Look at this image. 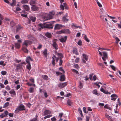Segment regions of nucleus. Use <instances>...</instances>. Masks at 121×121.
Returning <instances> with one entry per match:
<instances>
[{
  "instance_id": "obj_1",
  "label": "nucleus",
  "mask_w": 121,
  "mask_h": 121,
  "mask_svg": "<svg viewBox=\"0 0 121 121\" xmlns=\"http://www.w3.org/2000/svg\"><path fill=\"white\" fill-rule=\"evenodd\" d=\"M52 15L51 14H48L46 13H44L41 16V17L43 20H44L43 21H44L52 19Z\"/></svg>"
},
{
  "instance_id": "obj_2",
  "label": "nucleus",
  "mask_w": 121,
  "mask_h": 121,
  "mask_svg": "<svg viewBox=\"0 0 121 121\" xmlns=\"http://www.w3.org/2000/svg\"><path fill=\"white\" fill-rule=\"evenodd\" d=\"M38 25L41 28H47L52 29L53 28L52 25L48 24L45 23L43 24H39Z\"/></svg>"
},
{
  "instance_id": "obj_3",
  "label": "nucleus",
  "mask_w": 121,
  "mask_h": 121,
  "mask_svg": "<svg viewBox=\"0 0 121 121\" xmlns=\"http://www.w3.org/2000/svg\"><path fill=\"white\" fill-rule=\"evenodd\" d=\"M24 106L22 104H21L18 106L15 111V113H18L20 111L25 110Z\"/></svg>"
},
{
  "instance_id": "obj_4",
  "label": "nucleus",
  "mask_w": 121,
  "mask_h": 121,
  "mask_svg": "<svg viewBox=\"0 0 121 121\" xmlns=\"http://www.w3.org/2000/svg\"><path fill=\"white\" fill-rule=\"evenodd\" d=\"M103 54V56L102 57V58L103 60L105 61L106 60V59H107L108 58L107 54L106 52H102Z\"/></svg>"
},
{
  "instance_id": "obj_5",
  "label": "nucleus",
  "mask_w": 121,
  "mask_h": 121,
  "mask_svg": "<svg viewBox=\"0 0 121 121\" xmlns=\"http://www.w3.org/2000/svg\"><path fill=\"white\" fill-rule=\"evenodd\" d=\"M67 38V36L61 37L59 39V40L62 43H64L66 41Z\"/></svg>"
},
{
  "instance_id": "obj_6",
  "label": "nucleus",
  "mask_w": 121,
  "mask_h": 121,
  "mask_svg": "<svg viewBox=\"0 0 121 121\" xmlns=\"http://www.w3.org/2000/svg\"><path fill=\"white\" fill-rule=\"evenodd\" d=\"M67 85L66 82L60 83L58 85V86L61 88H62L66 86Z\"/></svg>"
},
{
  "instance_id": "obj_7",
  "label": "nucleus",
  "mask_w": 121,
  "mask_h": 121,
  "mask_svg": "<svg viewBox=\"0 0 121 121\" xmlns=\"http://www.w3.org/2000/svg\"><path fill=\"white\" fill-rule=\"evenodd\" d=\"M32 43V42L30 41L26 40L24 41L23 42V45H25L26 46H27L28 44H30Z\"/></svg>"
},
{
  "instance_id": "obj_8",
  "label": "nucleus",
  "mask_w": 121,
  "mask_h": 121,
  "mask_svg": "<svg viewBox=\"0 0 121 121\" xmlns=\"http://www.w3.org/2000/svg\"><path fill=\"white\" fill-rule=\"evenodd\" d=\"M55 58L56 60V61L57 62L59 60V58H58L56 57L55 56H53V57H52V64L53 65H55V59L54 58Z\"/></svg>"
},
{
  "instance_id": "obj_9",
  "label": "nucleus",
  "mask_w": 121,
  "mask_h": 121,
  "mask_svg": "<svg viewBox=\"0 0 121 121\" xmlns=\"http://www.w3.org/2000/svg\"><path fill=\"white\" fill-rule=\"evenodd\" d=\"M105 116L110 121H112L113 120V118L112 117L109 116L107 114H105Z\"/></svg>"
},
{
  "instance_id": "obj_10",
  "label": "nucleus",
  "mask_w": 121,
  "mask_h": 121,
  "mask_svg": "<svg viewBox=\"0 0 121 121\" xmlns=\"http://www.w3.org/2000/svg\"><path fill=\"white\" fill-rule=\"evenodd\" d=\"M111 99L112 100L115 101L118 97L116 94H113L111 95Z\"/></svg>"
},
{
  "instance_id": "obj_11",
  "label": "nucleus",
  "mask_w": 121,
  "mask_h": 121,
  "mask_svg": "<svg viewBox=\"0 0 121 121\" xmlns=\"http://www.w3.org/2000/svg\"><path fill=\"white\" fill-rule=\"evenodd\" d=\"M51 113V112L49 110H46L43 113V116L48 115H50Z\"/></svg>"
},
{
  "instance_id": "obj_12",
  "label": "nucleus",
  "mask_w": 121,
  "mask_h": 121,
  "mask_svg": "<svg viewBox=\"0 0 121 121\" xmlns=\"http://www.w3.org/2000/svg\"><path fill=\"white\" fill-rule=\"evenodd\" d=\"M62 26L60 24H56L55 26L54 27L55 30L59 29H60L62 27Z\"/></svg>"
},
{
  "instance_id": "obj_13",
  "label": "nucleus",
  "mask_w": 121,
  "mask_h": 121,
  "mask_svg": "<svg viewBox=\"0 0 121 121\" xmlns=\"http://www.w3.org/2000/svg\"><path fill=\"white\" fill-rule=\"evenodd\" d=\"M26 62L27 64H28L30 63V61H32L33 60L30 56H28L26 58Z\"/></svg>"
},
{
  "instance_id": "obj_14",
  "label": "nucleus",
  "mask_w": 121,
  "mask_h": 121,
  "mask_svg": "<svg viewBox=\"0 0 121 121\" xmlns=\"http://www.w3.org/2000/svg\"><path fill=\"white\" fill-rule=\"evenodd\" d=\"M32 9L34 11H36L38 10V7L35 5H33L31 7Z\"/></svg>"
},
{
  "instance_id": "obj_15",
  "label": "nucleus",
  "mask_w": 121,
  "mask_h": 121,
  "mask_svg": "<svg viewBox=\"0 0 121 121\" xmlns=\"http://www.w3.org/2000/svg\"><path fill=\"white\" fill-rule=\"evenodd\" d=\"M68 17V16L67 15V14H66L62 18V20L64 22H67L68 20L69 19L66 18V17Z\"/></svg>"
},
{
  "instance_id": "obj_16",
  "label": "nucleus",
  "mask_w": 121,
  "mask_h": 121,
  "mask_svg": "<svg viewBox=\"0 0 121 121\" xmlns=\"http://www.w3.org/2000/svg\"><path fill=\"white\" fill-rule=\"evenodd\" d=\"M92 93L93 94L96 95L98 96H99L100 95V94L97 92V91L96 89L92 91Z\"/></svg>"
},
{
  "instance_id": "obj_17",
  "label": "nucleus",
  "mask_w": 121,
  "mask_h": 121,
  "mask_svg": "<svg viewBox=\"0 0 121 121\" xmlns=\"http://www.w3.org/2000/svg\"><path fill=\"white\" fill-rule=\"evenodd\" d=\"M82 36L84 38V39L87 42H89L90 40L89 39L87 38L86 35L83 34Z\"/></svg>"
},
{
  "instance_id": "obj_18",
  "label": "nucleus",
  "mask_w": 121,
  "mask_h": 121,
  "mask_svg": "<svg viewBox=\"0 0 121 121\" xmlns=\"http://www.w3.org/2000/svg\"><path fill=\"white\" fill-rule=\"evenodd\" d=\"M9 93L11 95H16L15 91L13 89H12L9 92Z\"/></svg>"
},
{
  "instance_id": "obj_19",
  "label": "nucleus",
  "mask_w": 121,
  "mask_h": 121,
  "mask_svg": "<svg viewBox=\"0 0 121 121\" xmlns=\"http://www.w3.org/2000/svg\"><path fill=\"white\" fill-rule=\"evenodd\" d=\"M52 46L55 49L57 50L58 49V45L55 42L53 43Z\"/></svg>"
},
{
  "instance_id": "obj_20",
  "label": "nucleus",
  "mask_w": 121,
  "mask_h": 121,
  "mask_svg": "<svg viewBox=\"0 0 121 121\" xmlns=\"http://www.w3.org/2000/svg\"><path fill=\"white\" fill-rule=\"evenodd\" d=\"M65 76L64 75H61L60 79V81H63L65 80Z\"/></svg>"
},
{
  "instance_id": "obj_21",
  "label": "nucleus",
  "mask_w": 121,
  "mask_h": 121,
  "mask_svg": "<svg viewBox=\"0 0 121 121\" xmlns=\"http://www.w3.org/2000/svg\"><path fill=\"white\" fill-rule=\"evenodd\" d=\"M63 33L65 34H69L70 32L68 29L63 30Z\"/></svg>"
},
{
  "instance_id": "obj_22",
  "label": "nucleus",
  "mask_w": 121,
  "mask_h": 121,
  "mask_svg": "<svg viewBox=\"0 0 121 121\" xmlns=\"http://www.w3.org/2000/svg\"><path fill=\"white\" fill-rule=\"evenodd\" d=\"M82 55L83 56V59H85L86 61H87L88 59V56L84 54H83Z\"/></svg>"
},
{
  "instance_id": "obj_23",
  "label": "nucleus",
  "mask_w": 121,
  "mask_h": 121,
  "mask_svg": "<svg viewBox=\"0 0 121 121\" xmlns=\"http://www.w3.org/2000/svg\"><path fill=\"white\" fill-rule=\"evenodd\" d=\"M47 49H45L43 51V54L44 56L45 57H47Z\"/></svg>"
},
{
  "instance_id": "obj_24",
  "label": "nucleus",
  "mask_w": 121,
  "mask_h": 121,
  "mask_svg": "<svg viewBox=\"0 0 121 121\" xmlns=\"http://www.w3.org/2000/svg\"><path fill=\"white\" fill-rule=\"evenodd\" d=\"M45 35L46 36L49 38H50L52 36L51 33L48 32H47L45 34Z\"/></svg>"
},
{
  "instance_id": "obj_25",
  "label": "nucleus",
  "mask_w": 121,
  "mask_h": 121,
  "mask_svg": "<svg viewBox=\"0 0 121 121\" xmlns=\"http://www.w3.org/2000/svg\"><path fill=\"white\" fill-rule=\"evenodd\" d=\"M24 9L26 11L29 10L30 9V8L29 6L27 5H25L23 6Z\"/></svg>"
},
{
  "instance_id": "obj_26",
  "label": "nucleus",
  "mask_w": 121,
  "mask_h": 121,
  "mask_svg": "<svg viewBox=\"0 0 121 121\" xmlns=\"http://www.w3.org/2000/svg\"><path fill=\"white\" fill-rule=\"evenodd\" d=\"M100 91L105 94H107L108 93V92L107 91H105L103 88H101L100 89Z\"/></svg>"
},
{
  "instance_id": "obj_27",
  "label": "nucleus",
  "mask_w": 121,
  "mask_h": 121,
  "mask_svg": "<svg viewBox=\"0 0 121 121\" xmlns=\"http://www.w3.org/2000/svg\"><path fill=\"white\" fill-rule=\"evenodd\" d=\"M36 0H31L30 2V5L33 6V4H35Z\"/></svg>"
},
{
  "instance_id": "obj_28",
  "label": "nucleus",
  "mask_w": 121,
  "mask_h": 121,
  "mask_svg": "<svg viewBox=\"0 0 121 121\" xmlns=\"http://www.w3.org/2000/svg\"><path fill=\"white\" fill-rule=\"evenodd\" d=\"M15 47L16 48H19L20 47V44L18 43H15Z\"/></svg>"
},
{
  "instance_id": "obj_29",
  "label": "nucleus",
  "mask_w": 121,
  "mask_h": 121,
  "mask_svg": "<svg viewBox=\"0 0 121 121\" xmlns=\"http://www.w3.org/2000/svg\"><path fill=\"white\" fill-rule=\"evenodd\" d=\"M26 67L27 69L29 70H30L31 69L30 63L26 65Z\"/></svg>"
},
{
  "instance_id": "obj_30",
  "label": "nucleus",
  "mask_w": 121,
  "mask_h": 121,
  "mask_svg": "<svg viewBox=\"0 0 121 121\" xmlns=\"http://www.w3.org/2000/svg\"><path fill=\"white\" fill-rule=\"evenodd\" d=\"M67 103L69 105L71 106L72 104V102L71 100L68 99L67 101Z\"/></svg>"
},
{
  "instance_id": "obj_31",
  "label": "nucleus",
  "mask_w": 121,
  "mask_h": 121,
  "mask_svg": "<svg viewBox=\"0 0 121 121\" xmlns=\"http://www.w3.org/2000/svg\"><path fill=\"white\" fill-rule=\"evenodd\" d=\"M34 91V89L33 87H30L29 90V91L30 93H33Z\"/></svg>"
},
{
  "instance_id": "obj_32",
  "label": "nucleus",
  "mask_w": 121,
  "mask_h": 121,
  "mask_svg": "<svg viewBox=\"0 0 121 121\" xmlns=\"http://www.w3.org/2000/svg\"><path fill=\"white\" fill-rule=\"evenodd\" d=\"M30 20L33 22H35L36 20V18L35 17L31 16L30 17Z\"/></svg>"
},
{
  "instance_id": "obj_33",
  "label": "nucleus",
  "mask_w": 121,
  "mask_h": 121,
  "mask_svg": "<svg viewBox=\"0 0 121 121\" xmlns=\"http://www.w3.org/2000/svg\"><path fill=\"white\" fill-rule=\"evenodd\" d=\"M73 52L76 55H78V53L77 51V50L76 48H74L73 49Z\"/></svg>"
},
{
  "instance_id": "obj_34",
  "label": "nucleus",
  "mask_w": 121,
  "mask_h": 121,
  "mask_svg": "<svg viewBox=\"0 0 121 121\" xmlns=\"http://www.w3.org/2000/svg\"><path fill=\"white\" fill-rule=\"evenodd\" d=\"M22 50L25 52L27 53L28 51L25 47H23L22 48Z\"/></svg>"
},
{
  "instance_id": "obj_35",
  "label": "nucleus",
  "mask_w": 121,
  "mask_h": 121,
  "mask_svg": "<svg viewBox=\"0 0 121 121\" xmlns=\"http://www.w3.org/2000/svg\"><path fill=\"white\" fill-rule=\"evenodd\" d=\"M27 84L30 86H35V84L31 83L30 82H27Z\"/></svg>"
},
{
  "instance_id": "obj_36",
  "label": "nucleus",
  "mask_w": 121,
  "mask_h": 121,
  "mask_svg": "<svg viewBox=\"0 0 121 121\" xmlns=\"http://www.w3.org/2000/svg\"><path fill=\"white\" fill-rule=\"evenodd\" d=\"M13 2L11 4H10V5L12 6L15 5L16 4V1L14 0H12Z\"/></svg>"
},
{
  "instance_id": "obj_37",
  "label": "nucleus",
  "mask_w": 121,
  "mask_h": 121,
  "mask_svg": "<svg viewBox=\"0 0 121 121\" xmlns=\"http://www.w3.org/2000/svg\"><path fill=\"white\" fill-rule=\"evenodd\" d=\"M21 2L22 4H26L28 3V1L27 0H22Z\"/></svg>"
},
{
  "instance_id": "obj_38",
  "label": "nucleus",
  "mask_w": 121,
  "mask_h": 121,
  "mask_svg": "<svg viewBox=\"0 0 121 121\" xmlns=\"http://www.w3.org/2000/svg\"><path fill=\"white\" fill-rule=\"evenodd\" d=\"M2 92L3 93V95L5 96L6 95V94L8 93L7 91L4 89L2 90Z\"/></svg>"
},
{
  "instance_id": "obj_39",
  "label": "nucleus",
  "mask_w": 121,
  "mask_h": 121,
  "mask_svg": "<svg viewBox=\"0 0 121 121\" xmlns=\"http://www.w3.org/2000/svg\"><path fill=\"white\" fill-rule=\"evenodd\" d=\"M64 4H61L60 5V7L61 9L62 10H63L64 9Z\"/></svg>"
},
{
  "instance_id": "obj_40",
  "label": "nucleus",
  "mask_w": 121,
  "mask_h": 121,
  "mask_svg": "<svg viewBox=\"0 0 121 121\" xmlns=\"http://www.w3.org/2000/svg\"><path fill=\"white\" fill-rule=\"evenodd\" d=\"M52 115H48L47 116H46L45 117H44V119H45L46 118H50V117H52Z\"/></svg>"
},
{
  "instance_id": "obj_41",
  "label": "nucleus",
  "mask_w": 121,
  "mask_h": 121,
  "mask_svg": "<svg viewBox=\"0 0 121 121\" xmlns=\"http://www.w3.org/2000/svg\"><path fill=\"white\" fill-rule=\"evenodd\" d=\"M9 102H7L5 103L3 107H6L9 105Z\"/></svg>"
},
{
  "instance_id": "obj_42",
  "label": "nucleus",
  "mask_w": 121,
  "mask_h": 121,
  "mask_svg": "<svg viewBox=\"0 0 121 121\" xmlns=\"http://www.w3.org/2000/svg\"><path fill=\"white\" fill-rule=\"evenodd\" d=\"M42 77L44 79L46 80H47L48 78V76L46 75H43Z\"/></svg>"
},
{
  "instance_id": "obj_43",
  "label": "nucleus",
  "mask_w": 121,
  "mask_h": 121,
  "mask_svg": "<svg viewBox=\"0 0 121 121\" xmlns=\"http://www.w3.org/2000/svg\"><path fill=\"white\" fill-rule=\"evenodd\" d=\"M21 26H18L17 27V28L16 29V31H18L19 30L21 29Z\"/></svg>"
},
{
  "instance_id": "obj_44",
  "label": "nucleus",
  "mask_w": 121,
  "mask_h": 121,
  "mask_svg": "<svg viewBox=\"0 0 121 121\" xmlns=\"http://www.w3.org/2000/svg\"><path fill=\"white\" fill-rule=\"evenodd\" d=\"M82 42L81 40H80L78 42L77 44L78 45L81 46L82 45Z\"/></svg>"
},
{
  "instance_id": "obj_45",
  "label": "nucleus",
  "mask_w": 121,
  "mask_h": 121,
  "mask_svg": "<svg viewBox=\"0 0 121 121\" xmlns=\"http://www.w3.org/2000/svg\"><path fill=\"white\" fill-rule=\"evenodd\" d=\"M97 49L98 50H99L101 51L104 50H107L106 49L104 48H100L99 47Z\"/></svg>"
},
{
  "instance_id": "obj_46",
  "label": "nucleus",
  "mask_w": 121,
  "mask_h": 121,
  "mask_svg": "<svg viewBox=\"0 0 121 121\" xmlns=\"http://www.w3.org/2000/svg\"><path fill=\"white\" fill-rule=\"evenodd\" d=\"M29 121H38V120L36 118H34L31 119Z\"/></svg>"
},
{
  "instance_id": "obj_47",
  "label": "nucleus",
  "mask_w": 121,
  "mask_h": 121,
  "mask_svg": "<svg viewBox=\"0 0 121 121\" xmlns=\"http://www.w3.org/2000/svg\"><path fill=\"white\" fill-rule=\"evenodd\" d=\"M4 61H2L0 62V65H2L3 66L5 65V64H4Z\"/></svg>"
},
{
  "instance_id": "obj_48",
  "label": "nucleus",
  "mask_w": 121,
  "mask_h": 121,
  "mask_svg": "<svg viewBox=\"0 0 121 121\" xmlns=\"http://www.w3.org/2000/svg\"><path fill=\"white\" fill-rule=\"evenodd\" d=\"M110 66L111 68L114 70L115 71L116 68V67L114 66L113 65H110Z\"/></svg>"
},
{
  "instance_id": "obj_49",
  "label": "nucleus",
  "mask_w": 121,
  "mask_h": 121,
  "mask_svg": "<svg viewBox=\"0 0 121 121\" xmlns=\"http://www.w3.org/2000/svg\"><path fill=\"white\" fill-rule=\"evenodd\" d=\"M1 73L2 75H5L6 74L7 72L5 71H2L1 72Z\"/></svg>"
},
{
  "instance_id": "obj_50",
  "label": "nucleus",
  "mask_w": 121,
  "mask_h": 121,
  "mask_svg": "<svg viewBox=\"0 0 121 121\" xmlns=\"http://www.w3.org/2000/svg\"><path fill=\"white\" fill-rule=\"evenodd\" d=\"M63 30H62L60 31L57 32V33L58 34H61L63 33Z\"/></svg>"
},
{
  "instance_id": "obj_51",
  "label": "nucleus",
  "mask_w": 121,
  "mask_h": 121,
  "mask_svg": "<svg viewBox=\"0 0 121 121\" xmlns=\"http://www.w3.org/2000/svg\"><path fill=\"white\" fill-rule=\"evenodd\" d=\"M72 71L73 72L77 74H78L79 73L78 71L75 69H72Z\"/></svg>"
},
{
  "instance_id": "obj_52",
  "label": "nucleus",
  "mask_w": 121,
  "mask_h": 121,
  "mask_svg": "<svg viewBox=\"0 0 121 121\" xmlns=\"http://www.w3.org/2000/svg\"><path fill=\"white\" fill-rule=\"evenodd\" d=\"M79 87L80 89L82 88L83 87L82 84L81 82H80L79 85Z\"/></svg>"
},
{
  "instance_id": "obj_53",
  "label": "nucleus",
  "mask_w": 121,
  "mask_h": 121,
  "mask_svg": "<svg viewBox=\"0 0 121 121\" xmlns=\"http://www.w3.org/2000/svg\"><path fill=\"white\" fill-rule=\"evenodd\" d=\"M23 64V63H21L20 64L18 65L17 66V67L19 68H21L22 66V64Z\"/></svg>"
},
{
  "instance_id": "obj_54",
  "label": "nucleus",
  "mask_w": 121,
  "mask_h": 121,
  "mask_svg": "<svg viewBox=\"0 0 121 121\" xmlns=\"http://www.w3.org/2000/svg\"><path fill=\"white\" fill-rule=\"evenodd\" d=\"M5 88L6 89L8 90H9L10 89V88L9 85H8L6 86L5 87Z\"/></svg>"
},
{
  "instance_id": "obj_55",
  "label": "nucleus",
  "mask_w": 121,
  "mask_h": 121,
  "mask_svg": "<svg viewBox=\"0 0 121 121\" xmlns=\"http://www.w3.org/2000/svg\"><path fill=\"white\" fill-rule=\"evenodd\" d=\"M97 3L98 6L99 7H102V5L98 1V0L96 1Z\"/></svg>"
},
{
  "instance_id": "obj_56",
  "label": "nucleus",
  "mask_w": 121,
  "mask_h": 121,
  "mask_svg": "<svg viewBox=\"0 0 121 121\" xmlns=\"http://www.w3.org/2000/svg\"><path fill=\"white\" fill-rule=\"evenodd\" d=\"M79 113L81 115V116L82 117H83V116L82 115V110L81 109L79 108Z\"/></svg>"
},
{
  "instance_id": "obj_57",
  "label": "nucleus",
  "mask_w": 121,
  "mask_h": 121,
  "mask_svg": "<svg viewBox=\"0 0 121 121\" xmlns=\"http://www.w3.org/2000/svg\"><path fill=\"white\" fill-rule=\"evenodd\" d=\"M79 59L78 58H77L75 60V61L76 63H78L79 62Z\"/></svg>"
},
{
  "instance_id": "obj_58",
  "label": "nucleus",
  "mask_w": 121,
  "mask_h": 121,
  "mask_svg": "<svg viewBox=\"0 0 121 121\" xmlns=\"http://www.w3.org/2000/svg\"><path fill=\"white\" fill-rule=\"evenodd\" d=\"M51 120L52 121H56V119L55 117H53L52 118H51Z\"/></svg>"
},
{
  "instance_id": "obj_59",
  "label": "nucleus",
  "mask_w": 121,
  "mask_h": 121,
  "mask_svg": "<svg viewBox=\"0 0 121 121\" xmlns=\"http://www.w3.org/2000/svg\"><path fill=\"white\" fill-rule=\"evenodd\" d=\"M0 86L1 88H4L5 86L3 84L0 83Z\"/></svg>"
},
{
  "instance_id": "obj_60",
  "label": "nucleus",
  "mask_w": 121,
  "mask_h": 121,
  "mask_svg": "<svg viewBox=\"0 0 121 121\" xmlns=\"http://www.w3.org/2000/svg\"><path fill=\"white\" fill-rule=\"evenodd\" d=\"M58 56L60 58H62L63 57L62 54L60 53L58 54Z\"/></svg>"
},
{
  "instance_id": "obj_61",
  "label": "nucleus",
  "mask_w": 121,
  "mask_h": 121,
  "mask_svg": "<svg viewBox=\"0 0 121 121\" xmlns=\"http://www.w3.org/2000/svg\"><path fill=\"white\" fill-rule=\"evenodd\" d=\"M117 103H118L117 104H118V105H119V106L121 105V102H120V101L119 100V98H118L117 99Z\"/></svg>"
},
{
  "instance_id": "obj_62",
  "label": "nucleus",
  "mask_w": 121,
  "mask_h": 121,
  "mask_svg": "<svg viewBox=\"0 0 121 121\" xmlns=\"http://www.w3.org/2000/svg\"><path fill=\"white\" fill-rule=\"evenodd\" d=\"M16 10L17 11H20L21 10V9L19 7H17L16 8Z\"/></svg>"
},
{
  "instance_id": "obj_63",
  "label": "nucleus",
  "mask_w": 121,
  "mask_h": 121,
  "mask_svg": "<svg viewBox=\"0 0 121 121\" xmlns=\"http://www.w3.org/2000/svg\"><path fill=\"white\" fill-rule=\"evenodd\" d=\"M8 82L7 80H6L4 82V84L5 85L8 84Z\"/></svg>"
},
{
  "instance_id": "obj_64",
  "label": "nucleus",
  "mask_w": 121,
  "mask_h": 121,
  "mask_svg": "<svg viewBox=\"0 0 121 121\" xmlns=\"http://www.w3.org/2000/svg\"><path fill=\"white\" fill-rule=\"evenodd\" d=\"M74 67L76 68H79V66L78 64H75L74 65Z\"/></svg>"
}]
</instances>
